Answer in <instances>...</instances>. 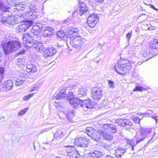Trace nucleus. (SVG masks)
<instances>
[{
	"label": "nucleus",
	"instance_id": "obj_1",
	"mask_svg": "<svg viewBox=\"0 0 158 158\" xmlns=\"http://www.w3.org/2000/svg\"><path fill=\"white\" fill-rule=\"evenodd\" d=\"M132 68L131 63L127 60L119 62L117 66L113 69L116 72L120 75H124L129 72Z\"/></svg>",
	"mask_w": 158,
	"mask_h": 158
},
{
	"label": "nucleus",
	"instance_id": "obj_2",
	"mask_svg": "<svg viewBox=\"0 0 158 158\" xmlns=\"http://www.w3.org/2000/svg\"><path fill=\"white\" fill-rule=\"evenodd\" d=\"M21 47L19 43L16 40L10 41L2 47L5 55H8L10 52L15 51Z\"/></svg>",
	"mask_w": 158,
	"mask_h": 158
},
{
	"label": "nucleus",
	"instance_id": "obj_3",
	"mask_svg": "<svg viewBox=\"0 0 158 158\" xmlns=\"http://www.w3.org/2000/svg\"><path fill=\"white\" fill-rule=\"evenodd\" d=\"M76 94L75 92H69L67 96L70 104L74 108L80 106L81 102H82L81 100L79 99L76 95Z\"/></svg>",
	"mask_w": 158,
	"mask_h": 158
},
{
	"label": "nucleus",
	"instance_id": "obj_4",
	"mask_svg": "<svg viewBox=\"0 0 158 158\" xmlns=\"http://www.w3.org/2000/svg\"><path fill=\"white\" fill-rule=\"evenodd\" d=\"M85 133L89 137L97 141H98L101 139V135L99 133L92 127H88L86 128Z\"/></svg>",
	"mask_w": 158,
	"mask_h": 158
},
{
	"label": "nucleus",
	"instance_id": "obj_5",
	"mask_svg": "<svg viewBox=\"0 0 158 158\" xmlns=\"http://www.w3.org/2000/svg\"><path fill=\"white\" fill-rule=\"evenodd\" d=\"M99 21V18L97 15L95 14H90L88 17L87 23L91 27H94Z\"/></svg>",
	"mask_w": 158,
	"mask_h": 158
},
{
	"label": "nucleus",
	"instance_id": "obj_6",
	"mask_svg": "<svg viewBox=\"0 0 158 158\" xmlns=\"http://www.w3.org/2000/svg\"><path fill=\"white\" fill-rule=\"evenodd\" d=\"M64 147L69 148L66 150V152L67 155L70 158H78L80 157V154L74 147L70 146Z\"/></svg>",
	"mask_w": 158,
	"mask_h": 158
},
{
	"label": "nucleus",
	"instance_id": "obj_7",
	"mask_svg": "<svg viewBox=\"0 0 158 158\" xmlns=\"http://www.w3.org/2000/svg\"><path fill=\"white\" fill-rule=\"evenodd\" d=\"M91 96L95 100H99L102 95V92L100 89L94 88L92 89Z\"/></svg>",
	"mask_w": 158,
	"mask_h": 158
},
{
	"label": "nucleus",
	"instance_id": "obj_8",
	"mask_svg": "<svg viewBox=\"0 0 158 158\" xmlns=\"http://www.w3.org/2000/svg\"><path fill=\"white\" fill-rule=\"evenodd\" d=\"M43 27V25L42 24L37 23V25L33 26L31 31V32L34 35L38 36L37 38H40L39 35Z\"/></svg>",
	"mask_w": 158,
	"mask_h": 158
},
{
	"label": "nucleus",
	"instance_id": "obj_9",
	"mask_svg": "<svg viewBox=\"0 0 158 158\" xmlns=\"http://www.w3.org/2000/svg\"><path fill=\"white\" fill-rule=\"evenodd\" d=\"M115 123L121 127H131L133 125V123L127 119H117L115 121Z\"/></svg>",
	"mask_w": 158,
	"mask_h": 158
},
{
	"label": "nucleus",
	"instance_id": "obj_10",
	"mask_svg": "<svg viewBox=\"0 0 158 158\" xmlns=\"http://www.w3.org/2000/svg\"><path fill=\"white\" fill-rule=\"evenodd\" d=\"M151 131L152 129L151 128H142L140 130V134L138 135L137 136L141 139V141H142L146 138L148 135L150 134Z\"/></svg>",
	"mask_w": 158,
	"mask_h": 158
},
{
	"label": "nucleus",
	"instance_id": "obj_11",
	"mask_svg": "<svg viewBox=\"0 0 158 158\" xmlns=\"http://www.w3.org/2000/svg\"><path fill=\"white\" fill-rule=\"evenodd\" d=\"M75 142L78 146L81 147H87L89 143L88 140L83 137H81L76 139Z\"/></svg>",
	"mask_w": 158,
	"mask_h": 158
},
{
	"label": "nucleus",
	"instance_id": "obj_12",
	"mask_svg": "<svg viewBox=\"0 0 158 158\" xmlns=\"http://www.w3.org/2000/svg\"><path fill=\"white\" fill-rule=\"evenodd\" d=\"M43 30L44 31L43 35L44 37H50L53 35L55 31V29L50 26L44 27Z\"/></svg>",
	"mask_w": 158,
	"mask_h": 158
},
{
	"label": "nucleus",
	"instance_id": "obj_13",
	"mask_svg": "<svg viewBox=\"0 0 158 158\" xmlns=\"http://www.w3.org/2000/svg\"><path fill=\"white\" fill-rule=\"evenodd\" d=\"M3 19V23L5 25L7 24L13 25L15 24L17 21V19L13 15H10V16L7 17L6 19V17H4Z\"/></svg>",
	"mask_w": 158,
	"mask_h": 158
},
{
	"label": "nucleus",
	"instance_id": "obj_14",
	"mask_svg": "<svg viewBox=\"0 0 158 158\" xmlns=\"http://www.w3.org/2000/svg\"><path fill=\"white\" fill-rule=\"evenodd\" d=\"M81 101L82 102H81L80 106L82 107L85 110H87L85 108L91 109L94 106L91 101L89 99L81 100Z\"/></svg>",
	"mask_w": 158,
	"mask_h": 158
},
{
	"label": "nucleus",
	"instance_id": "obj_15",
	"mask_svg": "<svg viewBox=\"0 0 158 158\" xmlns=\"http://www.w3.org/2000/svg\"><path fill=\"white\" fill-rule=\"evenodd\" d=\"M32 24L31 21L24 22L19 26L18 30L20 32H25Z\"/></svg>",
	"mask_w": 158,
	"mask_h": 158
},
{
	"label": "nucleus",
	"instance_id": "obj_16",
	"mask_svg": "<svg viewBox=\"0 0 158 158\" xmlns=\"http://www.w3.org/2000/svg\"><path fill=\"white\" fill-rule=\"evenodd\" d=\"M78 29L76 28H70L67 30V36L70 38L77 36Z\"/></svg>",
	"mask_w": 158,
	"mask_h": 158
},
{
	"label": "nucleus",
	"instance_id": "obj_17",
	"mask_svg": "<svg viewBox=\"0 0 158 158\" xmlns=\"http://www.w3.org/2000/svg\"><path fill=\"white\" fill-rule=\"evenodd\" d=\"M33 46L37 52L42 53L44 52V48L43 44L39 41H37L35 40Z\"/></svg>",
	"mask_w": 158,
	"mask_h": 158
},
{
	"label": "nucleus",
	"instance_id": "obj_18",
	"mask_svg": "<svg viewBox=\"0 0 158 158\" xmlns=\"http://www.w3.org/2000/svg\"><path fill=\"white\" fill-rule=\"evenodd\" d=\"M153 49L150 47L148 48L146 51H144L143 53V57L149 59L155 56L156 54L154 53V51L153 50Z\"/></svg>",
	"mask_w": 158,
	"mask_h": 158
},
{
	"label": "nucleus",
	"instance_id": "obj_19",
	"mask_svg": "<svg viewBox=\"0 0 158 158\" xmlns=\"http://www.w3.org/2000/svg\"><path fill=\"white\" fill-rule=\"evenodd\" d=\"M13 84V81L11 80H8L5 81L2 84V87L6 90L8 91L11 89Z\"/></svg>",
	"mask_w": 158,
	"mask_h": 158
},
{
	"label": "nucleus",
	"instance_id": "obj_20",
	"mask_svg": "<svg viewBox=\"0 0 158 158\" xmlns=\"http://www.w3.org/2000/svg\"><path fill=\"white\" fill-rule=\"evenodd\" d=\"M103 128H106L105 130L106 131H110L114 133H115L117 131L116 126L113 124H105L103 126Z\"/></svg>",
	"mask_w": 158,
	"mask_h": 158
},
{
	"label": "nucleus",
	"instance_id": "obj_21",
	"mask_svg": "<svg viewBox=\"0 0 158 158\" xmlns=\"http://www.w3.org/2000/svg\"><path fill=\"white\" fill-rule=\"evenodd\" d=\"M34 40L33 37H31L29 33L24 34L23 36V44H30L32 40Z\"/></svg>",
	"mask_w": 158,
	"mask_h": 158
},
{
	"label": "nucleus",
	"instance_id": "obj_22",
	"mask_svg": "<svg viewBox=\"0 0 158 158\" xmlns=\"http://www.w3.org/2000/svg\"><path fill=\"white\" fill-rule=\"evenodd\" d=\"M88 11L86 4L83 2H81L80 4L79 15L81 16Z\"/></svg>",
	"mask_w": 158,
	"mask_h": 158
},
{
	"label": "nucleus",
	"instance_id": "obj_23",
	"mask_svg": "<svg viewBox=\"0 0 158 158\" xmlns=\"http://www.w3.org/2000/svg\"><path fill=\"white\" fill-rule=\"evenodd\" d=\"M61 114H63L64 116L63 117V118H65L67 116V118L68 120L70 122H74V120L73 119V118L74 117L75 114L73 110H71L69 111L66 114L64 113H63L62 112L61 113Z\"/></svg>",
	"mask_w": 158,
	"mask_h": 158
},
{
	"label": "nucleus",
	"instance_id": "obj_24",
	"mask_svg": "<svg viewBox=\"0 0 158 158\" xmlns=\"http://www.w3.org/2000/svg\"><path fill=\"white\" fill-rule=\"evenodd\" d=\"M65 92L66 90L65 89H61L59 93L55 97V99L61 100L65 98L66 96Z\"/></svg>",
	"mask_w": 158,
	"mask_h": 158
},
{
	"label": "nucleus",
	"instance_id": "obj_25",
	"mask_svg": "<svg viewBox=\"0 0 158 158\" xmlns=\"http://www.w3.org/2000/svg\"><path fill=\"white\" fill-rule=\"evenodd\" d=\"M141 139H140V138L136 135L135 137V139L128 140H127V142L128 144L131 145L133 147V146H135L139 143L141 142Z\"/></svg>",
	"mask_w": 158,
	"mask_h": 158
},
{
	"label": "nucleus",
	"instance_id": "obj_26",
	"mask_svg": "<svg viewBox=\"0 0 158 158\" xmlns=\"http://www.w3.org/2000/svg\"><path fill=\"white\" fill-rule=\"evenodd\" d=\"M87 90L85 88L81 87L77 91V97L81 98L85 97L87 94Z\"/></svg>",
	"mask_w": 158,
	"mask_h": 158
},
{
	"label": "nucleus",
	"instance_id": "obj_27",
	"mask_svg": "<svg viewBox=\"0 0 158 158\" xmlns=\"http://www.w3.org/2000/svg\"><path fill=\"white\" fill-rule=\"evenodd\" d=\"M126 152V150L122 148H119L115 150V155L117 157H121V155H123Z\"/></svg>",
	"mask_w": 158,
	"mask_h": 158
},
{
	"label": "nucleus",
	"instance_id": "obj_28",
	"mask_svg": "<svg viewBox=\"0 0 158 158\" xmlns=\"http://www.w3.org/2000/svg\"><path fill=\"white\" fill-rule=\"evenodd\" d=\"M27 70L28 73L31 72H34L36 70L35 66L31 62H29L27 64Z\"/></svg>",
	"mask_w": 158,
	"mask_h": 158
},
{
	"label": "nucleus",
	"instance_id": "obj_29",
	"mask_svg": "<svg viewBox=\"0 0 158 158\" xmlns=\"http://www.w3.org/2000/svg\"><path fill=\"white\" fill-rule=\"evenodd\" d=\"M56 50L52 47H49L45 51V52L48 56H51L55 54L56 52Z\"/></svg>",
	"mask_w": 158,
	"mask_h": 158
},
{
	"label": "nucleus",
	"instance_id": "obj_30",
	"mask_svg": "<svg viewBox=\"0 0 158 158\" xmlns=\"http://www.w3.org/2000/svg\"><path fill=\"white\" fill-rule=\"evenodd\" d=\"M102 135L103 139L106 140L110 141L113 139V136L109 133L102 132Z\"/></svg>",
	"mask_w": 158,
	"mask_h": 158
},
{
	"label": "nucleus",
	"instance_id": "obj_31",
	"mask_svg": "<svg viewBox=\"0 0 158 158\" xmlns=\"http://www.w3.org/2000/svg\"><path fill=\"white\" fill-rule=\"evenodd\" d=\"M149 46L153 49H158V40L154 39L149 44Z\"/></svg>",
	"mask_w": 158,
	"mask_h": 158
},
{
	"label": "nucleus",
	"instance_id": "obj_32",
	"mask_svg": "<svg viewBox=\"0 0 158 158\" xmlns=\"http://www.w3.org/2000/svg\"><path fill=\"white\" fill-rule=\"evenodd\" d=\"M10 8V5L4 2L0 7V9L2 11L6 12L9 11Z\"/></svg>",
	"mask_w": 158,
	"mask_h": 158
},
{
	"label": "nucleus",
	"instance_id": "obj_33",
	"mask_svg": "<svg viewBox=\"0 0 158 158\" xmlns=\"http://www.w3.org/2000/svg\"><path fill=\"white\" fill-rule=\"evenodd\" d=\"M25 80L24 77H21L17 79L15 81V85L19 86L24 84L25 82Z\"/></svg>",
	"mask_w": 158,
	"mask_h": 158
},
{
	"label": "nucleus",
	"instance_id": "obj_34",
	"mask_svg": "<svg viewBox=\"0 0 158 158\" xmlns=\"http://www.w3.org/2000/svg\"><path fill=\"white\" fill-rule=\"evenodd\" d=\"M102 154V152L100 151H95L94 152L91 153L90 155L92 157L96 158L101 157Z\"/></svg>",
	"mask_w": 158,
	"mask_h": 158
},
{
	"label": "nucleus",
	"instance_id": "obj_35",
	"mask_svg": "<svg viewBox=\"0 0 158 158\" xmlns=\"http://www.w3.org/2000/svg\"><path fill=\"white\" fill-rule=\"evenodd\" d=\"M63 132L61 130L57 129L54 136L56 138L59 139L63 136Z\"/></svg>",
	"mask_w": 158,
	"mask_h": 158
},
{
	"label": "nucleus",
	"instance_id": "obj_36",
	"mask_svg": "<svg viewBox=\"0 0 158 158\" xmlns=\"http://www.w3.org/2000/svg\"><path fill=\"white\" fill-rule=\"evenodd\" d=\"M56 35L60 39H63L65 36L64 31H58L56 33Z\"/></svg>",
	"mask_w": 158,
	"mask_h": 158
},
{
	"label": "nucleus",
	"instance_id": "obj_37",
	"mask_svg": "<svg viewBox=\"0 0 158 158\" xmlns=\"http://www.w3.org/2000/svg\"><path fill=\"white\" fill-rule=\"evenodd\" d=\"M72 41L74 42V44H77V45L79 46H80L81 48L83 44V42L80 39H77L74 40H73Z\"/></svg>",
	"mask_w": 158,
	"mask_h": 158
},
{
	"label": "nucleus",
	"instance_id": "obj_38",
	"mask_svg": "<svg viewBox=\"0 0 158 158\" xmlns=\"http://www.w3.org/2000/svg\"><path fill=\"white\" fill-rule=\"evenodd\" d=\"M28 110V108H26L24 109L21 110L18 113V116H21L24 114Z\"/></svg>",
	"mask_w": 158,
	"mask_h": 158
},
{
	"label": "nucleus",
	"instance_id": "obj_39",
	"mask_svg": "<svg viewBox=\"0 0 158 158\" xmlns=\"http://www.w3.org/2000/svg\"><path fill=\"white\" fill-rule=\"evenodd\" d=\"M4 69L3 67H0V83L1 82L3 78V73Z\"/></svg>",
	"mask_w": 158,
	"mask_h": 158
},
{
	"label": "nucleus",
	"instance_id": "obj_40",
	"mask_svg": "<svg viewBox=\"0 0 158 158\" xmlns=\"http://www.w3.org/2000/svg\"><path fill=\"white\" fill-rule=\"evenodd\" d=\"M25 59L23 57H20L18 59L17 62L18 63H20L21 64L23 65L25 63Z\"/></svg>",
	"mask_w": 158,
	"mask_h": 158
},
{
	"label": "nucleus",
	"instance_id": "obj_41",
	"mask_svg": "<svg viewBox=\"0 0 158 158\" xmlns=\"http://www.w3.org/2000/svg\"><path fill=\"white\" fill-rule=\"evenodd\" d=\"M70 45L73 48H75L79 50L81 48V47L77 45V44L74 43V42L72 41H71L70 42Z\"/></svg>",
	"mask_w": 158,
	"mask_h": 158
},
{
	"label": "nucleus",
	"instance_id": "obj_42",
	"mask_svg": "<svg viewBox=\"0 0 158 158\" xmlns=\"http://www.w3.org/2000/svg\"><path fill=\"white\" fill-rule=\"evenodd\" d=\"M145 89L143 88L142 86H136L134 89L133 91H142L143 90V89Z\"/></svg>",
	"mask_w": 158,
	"mask_h": 158
},
{
	"label": "nucleus",
	"instance_id": "obj_43",
	"mask_svg": "<svg viewBox=\"0 0 158 158\" xmlns=\"http://www.w3.org/2000/svg\"><path fill=\"white\" fill-rule=\"evenodd\" d=\"M132 119L136 123H139L141 120L138 117H133L132 118Z\"/></svg>",
	"mask_w": 158,
	"mask_h": 158
},
{
	"label": "nucleus",
	"instance_id": "obj_44",
	"mask_svg": "<svg viewBox=\"0 0 158 158\" xmlns=\"http://www.w3.org/2000/svg\"><path fill=\"white\" fill-rule=\"evenodd\" d=\"M34 93L30 94L28 95H26L24 96L23 97V100L24 101H27L30 98L33 96Z\"/></svg>",
	"mask_w": 158,
	"mask_h": 158
},
{
	"label": "nucleus",
	"instance_id": "obj_45",
	"mask_svg": "<svg viewBox=\"0 0 158 158\" xmlns=\"http://www.w3.org/2000/svg\"><path fill=\"white\" fill-rule=\"evenodd\" d=\"M108 84L109 86L111 88H113L114 87V83L113 81L110 80H109L108 81Z\"/></svg>",
	"mask_w": 158,
	"mask_h": 158
},
{
	"label": "nucleus",
	"instance_id": "obj_46",
	"mask_svg": "<svg viewBox=\"0 0 158 158\" xmlns=\"http://www.w3.org/2000/svg\"><path fill=\"white\" fill-rule=\"evenodd\" d=\"M32 14V12H30L29 13H27L25 14L26 15V18L31 19V15Z\"/></svg>",
	"mask_w": 158,
	"mask_h": 158
},
{
	"label": "nucleus",
	"instance_id": "obj_47",
	"mask_svg": "<svg viewBox=\"0 0 158 158\" xmlns=\"http://www.w3.org/2000/svg\"><path fill=\"white\" fill-rule=\"evenodd\" d=\"M132 35L131 32H129L127 34L126 37L128 40H129L130 38Z\"/></svg>",
	"mask_w": 158,
	"mask_h": 158
},
{
	"label": "nucleus",
	"instance_id": "obj_48",
	"mask_svg": "<svg viewBox=\"0 0 158 158\" xmlns=\"http://www.w3.org/2000/svg\"><path fill=\"white\" fill-rule=\"evenodd\" d=\"M4 1L5 2V3L10 5L11 4L10 3L12 2L13 0H3V1Z\"/></svg>",
	"mask_w": 158,
	"mask_h": 158
},
{
	"label": "nucleus",
	"instance_id": "obj_49",
	"mask_svg": "<svg viewBox=\"0 0 158 158\" xmlns=\"http://www.w3.org/2000/svg\"><path fill=\"white\" fill-rule=\"evenodd\" d=\"M148 114L149 115L150 117L153 118L154 119H156V118H157V116L156 115H153L152 114V113H151L150 114V113H148Z\"/></svg>",
	"mask_w": 158,
	"mask_h": 158
},
{
	"label": "nucleus",
	"instance_id": "obj_50",
	"mask_svg": "<svg viewBox=\"0 0 158 158\" xmlns=\"http://www.w3.org/2000/svg\"><path fill=\"white\" fill-rule=\"evenodd\" d=\"M48 128H45L44 129L42 130V131H40V134H42L44 132H45L47 131H48Z\"/></svg>",
	"mask_w": 158,
	"mask_h": 158
},
{
	"label": "nucleus",
	"instance_id": "obj_51",
	"mask_svg": "<svg viewBox=\"0 0 158 158\" xmlns=\"http://www.w3.org/2000/svg\"><path fill=\"white\" fill-rule=\"evenodd\" d=\"M151 7L153 9H154V10H156V11H158V10L157 9H156V8L154 6L151 5Z\"/></svg>",
	"mask_w": 158,
	"mask_h": 158
},
{
	"label": "nucleus",
	"instance_id": "obj_52",
	"mask_svg": "<svg viewBox=\"0 0 158 158\" xmlns=\"http://www.w3.org/2000/svg\"><path fill=\"white\" fill-rule=\"evenodd\" d=\"M25 52L24 51V50H21V51H20L18 53L19 54H23Z\"/></svg>",
	"mask_w": 158,
	"mask_h": 158
},
{
	"label": "nucleus",
	"instance_id": "obj_53",
	"mask_svg": "<svg viewBox=\"0 0 158 158\" xmlns=\"http://www.w3.org/2000/svg\"><path fill=\"white\" fill-rule=\"evenodd\" d=\"M97 2H101L104 1V0H95Z\"/></svg>",
	"mask_w": 158,
	"mask_h": 158
},
{
	"label": "nucleus",
	"instance_id": "obj_54",
	"mask_svg": "<svg viewBox=\"0 0 158 158\" xmlns=\"http://www.w3.org/2000/svg\"><path fill=\"white\" fill-rule=\"evenodd\" d=\"M69 22V19H65V20H64L63 21V23H67Z\"/></svg>",
	"mask_w": 158,
	"mask_h": 158
},
{
	"label": "nucleus",
	"instance_id": "obj_55",
	"mask_svg": "<svg viewBox=\"0 0 158 158\" xmlns=\"http://www.w3.org/2000/svg\"><path fill=\"white\" fill-rule=\"evenodd\" d=\"M146 26L147 27V29L148 30H149L150 29V26H148V25H146Z\"/></svg>",
	"mask_w": 158,
	"mask_h": 158
},
{
	"label": "nucleus",
	"instance_id": "obj_56",
	"mask_svg": "<svg viewBox=\"0 0 158 158\" xmlns=\"http://www.w3.org/2000/svg\"><path fill=\"white\" fill-rule=\"evenodd\" d=\"M105 158H114L110 156H106Z\"/></svg>",
	"mask_w": 158,
	"mask_h": 158
},
{
	"label": "nucleus",
	"instance_id": "obj_57",
	"mask_svg": "<svg viewBox=\"0 0 158 158\" xmlns=\"http://www.w3.org/2000/svg\"><path fill=\"white\" fill-rule=\"evenodd\" d=\"M156 118H156V119H154L155 120V121H156V123H157V119Z\"/></svg>",
	"mask_w": 158,
	"mask_h": 158
},
{
	"label": "nucleus",
	"instance_id": "obj_58",
	"mask_svg": "<svg viewBox=\"0 0 158 158\" xmlns=\"http://www.w3.org/2000/svg\"><path fill=\"white\" fill-rule=\"evenodd\" d=\"M106 148V149H108L107 148V146H106V147H105Z\"/></svg>",
	"mask_w": 158,
	"mask_h": 158
},
{
	"label": "nucleus",
	"instance_id": "obj_59",
	"mask_svg": "<svg viewBox=\"0 0 158 158\" xmlns=\"http://www.w3.org/2000/svg\"><path fill=\"white\" fill-rule=\"evenodd\" d=\"M151 139H150V140L148 141V142H149V141H150V140H151Z\"/></svg>",
	"mask_w": 158,
	"mask_h": 158
},
{
	"label": "nucleus",
	"instance_id": "obj_60",
	"mask_svg": "<svg viewBox=\"0 0 158 158\" xmlns=\"http://www.w3.org/2000/svg\"><path fill=\"white\" fill-rule=\"evenodd\" d=\"M21 7H22V6H21ZM23 8H24V7H23Z\"/></svg>",
	"mask_w": 158,
	"mask_h": 158
},
{
	"label": "nucleus",
	"instance_id": "obj_61",
	"mask_svg": "<svg viewBox=\"0 0 158 158\" xmlns=\"http://www.w3.org/2000/svg\"><path fill=\"white\" fill-rule=\"evenodd\" d=\"M153 136H152V137L151 139H152V138H153Z\"/></svg>",
	"mask_w": 158,
	"mask_h": 158
},
{
	"label": "nucleus",
	"instance_id": "obj_62",
	"mask_svg": "<svg viewBox=\"0 0 158 158\" xmlns=\"http://www.w3.org/2000/svg\"><path fill=\"white\" fill-rule=\"evenodd\" d=\"M75 11H74V13H75Z\"/></svg>",
	"mask_w": 158,
	"mask_h": 158
},
{
	"label": "nucleus",
	"instance_id": "obj_63",
	"mask_svg": "<svg viewBox=\"0 0 158 158\" xmlns=\"http://www.w3.org/2000/svg\"><path fill=\"white\" fill-rule=\"evenodd\" d=\"M75 11H74V13H75Z\"/></svg>",
	"mask_w": 158,
	"mask_h": 158
}]
</instances>
